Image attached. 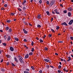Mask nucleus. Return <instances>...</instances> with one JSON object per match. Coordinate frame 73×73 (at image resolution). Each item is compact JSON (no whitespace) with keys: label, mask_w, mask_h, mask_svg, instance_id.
Instances as JSON below:
<instances>
[{"label":"nucleus","mask_w":73,"mask_h":73,"mask_svg":"<svg viewBox=\"0 0 73 73\" xmlns=\"http://www.w3.org/2000/svg\"><path fill=\"white\" fill-rule=\"evenodd\" d=\"M48 48H47V47H45L44 50L46 51L47 50H48Z\"/></svg>","instance_id":"bb28decb"},{"label":"nucleus","mask_w":73,"mask_h":73,"mask_svg":"<svg viewBox=\"0 0 73 73\" xmlns=\"http://www.w3.org/2000/svg\"><path fill=\"white\" fill-rule=\"evenodd\" d=\"M1 71H2V72H4L5 71V70L4 69H1Z\"/></svg>","instance_id":"5fc2aeb1"},{"label":"nucleus","mask_w":73,"mask_h":73,"mask_svg":"<svg viewBox=\"0 0 73 73\" xmlns=\"http://www.w3.org/2000/svg\"><path fill=\"white\" fill-rule=\"evenodd\" d=\"M4 37L5 38V40L6 39L7 36L6 35L4 36Z\"/></svg>","instance_id":"4c0bfd02"},{"label":"nucleus","mask_w":73,"mask_h":73,"mask_svg":"<svg viewBox=\"0 0 73 73\" xmlns=\"http://www.w3.org/2000/svg\"><path fill=\"white\" fill-rule=\"evenodd\" d=\"M12 30L11 29H9L8 31V32L9 33H11L12 32Z\"/></svg>","instance_id":"9b49d317"},{"label":"nucleus","mask_w":73,"mask_h":73,"mask_svg":"<svg viewBox=\"0 0 73 73\" xmlns=\"http://www.w3.org/2000/svg\"><path fill=\"white\" fill-rule=\"evenodd\" d=\"M6 56L8 58H10L11 57V56L9 55H6Z\"/></svg>","instance_id":"dca6fc26"},{"label":"nucleus","mask_w":73,"mask_h":73,"mask_svg":"<svg viewBox=\"0 0 73 73\" xmlns=\"http://www.w3.org/2000/svg\"><path fill=\"white\" fill-rule=\"evenodd\" d=\"M50 66V67H51V68H53L54 67L53 66H51V65Z\"/></svg>","instance_id":"680f3d73"},{"label":"nucleus","mask_w":73,"mask_h":73,"mask_svg":"<svg viewBox=\"0 0 73 73\" xmlns=\"http://www.w3.org/2000/svg\"><path fill=\"white\" fill-rule=\"evenodd\" d=\"M62 25H65L66 26H67L68 25L66 23V22H64L63 23H62Z\"/></svg>","instance_id":"423d86ee"},{"label":"nucleus","mask_w":73,"mask_h":73,"mask_svg":"<svg viewBox=\"0 0 73 73\" xmlns=\"http://www.w3.org/2000/svg\"><path fill=\"white\" fill-rule=\"evenodd\" d=\"M46 13L47 14V15L48 16L50 15L49 12L48 11H46Z\"/></svg>","instance_id":"a211bd4d"},{"label":"nucleus","mask_w":73,"mask_h":73,"mask_svg":"<svg viewBox=\"0 0 73 73\" xmlns=\"http://www.w3.org/2000/svg\"><path fill=\"white\" fill-rule=\"evenodd\" d=\"M60 59H61V60L62 61H64V60L62 59V58H60Z\"/></svg>","instance_id":"e2e57ef3"},{"label":"nucleus","mask_w":73,"mask_h":73,"mask_svg":"<svg viewBox=\"0 0 73 73\" xmlns=\"http://www.w3.org/2000/svg\"><path fill=\"white\" fill-rule=\"evenodd\" d=\"M29 25L31 26H32V24H31L29 23Z\"/></svg>","instance_id":"603ef678"},{"label":"nucleus","mask_w":73,"mask_h":73,"mask_svg":"<svg viewBox=\"0 0 73 73\" xmlns=\"http://www.w3.org/2000/svg\"><path fill=\"white\" fill-rule=\"evenodd\" d=\"M47 68H48H48H50V66L49 65H48L47 66Z\"/></svg>","instance_id":"de8ad7c7"},{"label":"nucleus","mask_w":73,"mask_h":73,"mask_svg":"<svg viewBox=\"0 0 73 73\" xmlns=\"http://www.w3.org/2000/svg\"><path fill=\"white\" fill-rule=\"evenodd\" d=\"M26 70H27V71H29V70H29V68H26Z\"/></svg>","instance_id":"c03bdc74"},{"label":"nucleus","mask_w":73,"mask_h":73,"mask_svg":"<svg viewBox=\"0 0 73 73\" xmlns=\"http://www.w3.org/2000/svg\"><path fill=\"white\" fill-rule=\"evenodd\" d=\"M68 60L67 61L68 62H69V61L70 60H71V58L70 57H68Z\"/></svg>","instance_id":"f3484780"},{"label":"nucleus","mask_w":73,"mask_h":73,"mask_svg":"<svg viewBox=\"0 0 73 73\" xmlns=\"http://www.w3.org/2000/svg\"><path fill=\"white\" fill-rule=\"evenodd\" d=\"M3 61V59H2L1 60V62H2Z\"/></svg>","instance_id":"338daca9"},{"label":"nucleus","mask_w":73,"mask_h":73,"mask_svg":"<svg viewBox=\"0 0 73 73\" xmlns=\"http://www.w3.org/2000/svg\"><path fill=\"white\" fill-rule=\"evenodd\" d=\"M1 10H5V9L3 7H2V8H1Z\"/></svg>","instance_id":"49530a36"},{"label":"nucleus","mask_w":73,"mask_h":73,"mask_svg":"<svg viewBox=\"0 0 73 73\" xmlns=\"http://www.w3.org/2000/svg\"><path fill=\"white\" fill-rule=\"evenodd\" d=\"M11 39V37L10 36H8V38H7V40L9 41Z\"/></svg>","instance_id":"4468645a"},{"label":"nucleus","mask_w":73,"mask_h":73,"mask_svg":"<svg viewBox=\"0 0 73 73\" xmlns=\"http://www.w3.org/2000/svg\"><path fill=\"white\" fill-rule=\"evenodd\" d=\"M63 70H64V72H66V70L65 68H64V69H63Z\"/></svg>","instance_id":"4d7b16f0"},{"label":"nucleus","mask_w":73,"mask_h":73,"mask_svg":"<svg viewBox=\"0 0 73 73\" xmlns=\"http://www.w3.org/2000/svg\"><path fill=\"white\" fill-rule=\"evenodd\" d=\"M2 44L3 46H6L7 45V44L5 43H2Z\"/></svg>","instance_id":"4be33fe9"},{"label":"nucleus","mask_w":73,"mask_h":73,"mask_svg":"<svg viewBox=\"0 0 73 73\" xmlns=\"http://www.w3.org/2000/svg\"><path fill=\"white\" fill-rule=\"evenodd\" d=\"M58 42V43H62V42H62V41H59Z\"/></svg>","instance_id":"bf43d9fd"},{"label":"nucleus","mask_w":73,"mask_h":73,"mask_svg":"<svg viewBox=\"0 0 73 73\" xmlns=\"http://www.w3.org/2000/svg\"><path fill=\"white\" fill-rule=\"evenodd\" d=\"M31 68H32L33 70H35V68H34V67L32 66L31 67Z\"/></svg>","instance_id":"aec40b11"},{"label":"nucleus","mask_w":73,"mask_h":73,"mask_svg":"<svg viewBox=\"0 0 73 73\" xmlns=\"http://www.w3.org/2000/svg\"><path fill=\"white\" fill-rule=\"evenodd\" d=\"M57 10L56 9L54 10V11L56 13V14H59V13L57 11Z\"/></svg>","instance_id":"6e6552de"},{"label":"nucleus","mask_w":73,"mask_h":73,"mask_svg":"<svg viewBox=\"0 0 73 73\" xmlns=\"http://www.w3.org/2000/svg\"><path fill=\"white\" fill-rule=\"evenodd\" d=\"M29 55H32V54H33L32 53V52H31L29 54Z\"/></svg>","instance_id":"c9c22d12"},{"label":"nucleus","mask_w":73,"mask_h":73,"mask_svg":"<svg viewBox=\"0 0 73 73\" xmlns=\"http://www.w3.org/2000/svg\"><path fill=\"white\" fill-rule=\"evenodd\" d=\"M42 70H40L39 71V73H42Z\"/></svg>","instance_id":"09e8293b"},{"label":"nucleus","mask_w":73,"mask_h":73,"mask_svg":"<svg viewBox=\"0 0 73 73\" xmlns=\"http://www.w3.org/2000/svg\"><path fill=\"white\" fill-rule=\"evenodd\" d=\"M37 18L38 19L40 18H41V16L40 15H39L37 17Z\"/></svg>","instance_id":"6ab92c4d"},{"label":"nucleus","mask_w":73,"mask_h":73,"mask_svg":"<svg viewBox=\"0 0 73 73\" xmlns=\"http://www.w3.org/2000/svg\"><path fill=\"white\" fill-rule=\"evenodd\" d=\"M34 44V43L32 41L31 42V44L32 46H33V44Z\"/></svg>","instance_id":"e433bc0d"},{"label":"nucleus","mask_w":73,"mask_h":73,"mask_svg":"<svg viewBox=\"0 0 73 73\" xmlns=\"http://www.w3.org/2000/svg\"><path fill=\"white\" fill-rule=\"evenodd\" d=\"M24 23L26 25H28V23H26V22H24Z\"/></svg>","instance_id":"cd10ccee"},{"label":"nucleus","mask_w":73,"mask_h":73,"mask_svg":"<svg viewBox=\"0 0 73 73\" xmlns=\"http://www.w3.org/2000/svg\"><path fill=\"white\" fill-rule=\"evenodd\" d=\"M24 73H30L29 72L27 71H24Z\"/></svg>","instance_id":"412c9836"},{"label":"nucleus","mask_w":73,"mask_h":73,"mask_svg":"<svg viewBox=\"0 0 73 73\" xmlns=\"http://www.w3.org/2000/svg\"><path fill=\"white\" fill-rule=\"evenodd\" d=\"M58 73H60L61 72V71L59 70H58Z\"/></svg>","instance_id":"3c124183"},{"label":"nucleus","mask_w":73,"mask_h":73,"mask_svg":"<svg viewBox=\"0 0 73 73\" xmlns=\"http://www.w3.org/2000/svg\"><path fill=\"white\" fill-rule=\"evenodd\" d=\"M60 6L61 7H63V5H62V4H60Z\"/></svg>","instance_id":"69168bd1"},{"label":"nucleus","mask_w":73,"mask_h":73,"mask_svg":"<svg viewBox=\"0 0 73 73\" xmlns=\"http://www.w3.org/2000/svg\"><path fill=\"white\" fill-rule=\"evenodd\" d=\"M7 65H9V62H7Z\"/></svg>","instance_id":"864d4df0"},{"label":"nucleus","mask_w":73,"mask_h":73,"mask_svg":"<svg viewBox=\"0 0 73 73\" xmlns=\"http://www.w3.org/2000/svg\"><path fill=\"white\" fill-rule=\"evenodd\" d=\"M46 37V36L45 35L44 36V37H43V38L44 39V38H45Z\"/></svg>","instance_id":"0e129e2a"},{"label":"nucleus","mask_w":73,"mask_h":73,"mask_svg":"<svg viewBox=\"0 0 73 73\" xmlns=\"http://www.w3.org/2000/svg\"><path fill=\"white\" fill-rule=\"evenodd\" d=\"M55 54L56 55H58V53H55Z\"/></svg>","instance_id":"774afa93"},{"label":"nucleus","mask_w":73,"mask_h":73,"mask_svg":"<svg viewBox=\"0 0 73 73\" xmlns=\"http://www.w3.org/2000/svg\"><path fill=\"white\" fill-rule=\"evenodd\" d=\"M51 30L53 33H54L55 32V31H54V30L53 29H51Z\"/></svg>","instance_id":"58836bf2"},{"label":"nucleus","mask_w":73,"mask_h":73,"mask_svg":"<svg viewBox=\"0 0 73 73\" xmlns=\"http://www.w3.org/2000/svg\"><path fill=\"white\" fill-rule=\"evenodd\" d=\"M18 10H19L20 11H21L22 10L20 9H18Z\"/></svg>","instance_id":"052dcab7"},{"label":"nucleus","mask_w":73,"mask_h":73,"mask_svg":"<svg viewBox=\"0 0 73 73\" xmlns=\"http://www.w3.org/2000/svg\"><path fill=\"white\" fill-rule=\"evenodd\" d=\"M23 41H24L25 42H27V41H28L26 39H24Z\"/></svg>","instance_id":"f704fd0d"},{"label":"nucleus","mask_w":73,"mask_h":73,"mask_svg":"<svg viewBox=\"0 0 73 73\" xmlns=\"http://www.w3.org/2000/svg\"><path fill=\"white\" fill-rule=\"evenodd\" d=\"M68 16L69 17H70L71 15V14L70 12H68Z\"/></svg>","instance_id":"f8f14e48"},{"label":"nucleus","mask_w":73,"mask_h":73,"mask_svg":"<svg viewBox=\"0 0 73 73\" xmlns=\"http://www.w3.org/2000/svg\"><path fill=\"white\" fill-rule=\"evenodd\" d=\"M10 49L11 51H13L14 50V49L12 46L10 47Z\"/></svg>","instance_id":"7ed1b4c3"},{"label":"nucleus","mask_w":73,"mask_h":73,"mask_svg":"<svg viewBox=\"0 0 73 73\" xmlns=\"http://www.w3.org/2000/svg\"><path fill=\"white\" fill-rule=\"evenodd\" d=\"M23 3H26V1L25 0H24Z\"/></svg>","instance_id":"13d9d810"},{"label":"nucleus","mask_w":73,"mask_h":73,"mask_svg":"<svg viewBox=\"0 0 73 73\" xmlns=\"http://www.w3.org/2000/svg\"><path fill=\"white\" fill-rule=\"evenodd\" d=\"M54 1L53 0H52L50 2V6L51 7L54 4Z\"/></svg>","instance_id":"f257e3e1"},{"label":"nucleus","mask_w":73,"mask_h":73,"mask_svg":"<svg viewBox=\"0 0 73 73\" xmlns=\"http://www.w3.org/2000/svg\"><path fill=\"white\" fill-rule=\"evenodd\" d=\"M37 27L38 28H41V27L40 25H38Z\"/></svg>","instance_id":"c85d7f7f"},{"label":"nucleus","mask_w":73,"mask_h":73,"mask_svg":"<svg viewBox=\"0 0 73 73\" xmlns=\"http://www.w3.org/2000/svg\"><path fill=\"white\" fill-rule=\"evenodd\" d=\"M6 22L8 23H9L11 22V20H8L6 21Z\"/></svg>","instance_id":"5701e85b"},{"label":"nucleus","mask_w":73,"mask_h":73,"mask_svg":"<svg viewBox=\"0 0 73 73\" xmlns=\"http://www.w3.org/2000/svg\"><path fill=\"white\" fill-rule=\"evenodd\" d=\"M31 51L32 52H33V51H34V48H32V50H31Z\"/></svg>","instance_id":"473e14b6"},{"label":"nucleus","mask_w":73,"mask_h":73,"mask_svg":"<svg viewBox=\"0 0 73 73\" xmlns=\"http://www.w3.org/2000/svg\"><path fill=\"white\" fill-rule=\"evenodd\" d=\"M52 36V35L51 34H49L48 35V37H50Z\"/></svg>","instance_id":"a18cd8bd"},{"label":"nucleus","mask_w":73,"mask_h":73,"mask_svg":"<svg viewBox=\"0 0 73 73\" xmlns=\"http://www.w3.org/2000/svg\"><path fill=\"white\" fill-rule=\"evenodd\" d=\"M72 9V8L71 7H70L68 9V10L69 11H71Z\"/></svg>","instance_id":"1a4fd4ad"},{"label":"nucleus","mask_w":73,"mask_h":73,"mask_svg":"<svg viewBox=\"0 0 73 73\" xmlns=\"http://www.w3.org/2000/svg\"><path fill=\"white\" fill-rule=\"evenodd\" d=\"M11 64L13 66H15L16 65H15L13 63H12Z\"/></svg>","instance_id":"a19ab883"},{"label":"nucleus","mask_w":73,"mask_h":73,"mask_svg":"<svg viewBox=\"0 0 73 73\" xmlns=\"http://www.w3.org/2000/svg\"><path fill=\"white\" fill-rule=\"evenodd\" d=\"M46 4L47 5H48L49 4V2L48 1H47L46 2Z\"/></svg>","instance_id":"ea45409f"},{"label":"nucleus","mask_w":73,"mask_h":73,"mask_svg":"<svg viewBox=\"0 0 73 73\" xmlns=\"http://www.w3.org/2000/svg\"><path fill=\"white\" fill-rule=\"evenodd\" d=\"M4 7H7V5L6 4H5L4 5Z\"/></svg>","instance_id":"37998d69"},{"label":"nucleus","mask_w":73,"mask_h":73,"mask_svg":"<svg viewBox=\"0 0 73 73\" xmlns=\"http://www.w3.org/2000/svg\"><path fill=\"white\" fill-rule=\"evenodd\" d=\"M70 38L71 40H73V37L72 36L70 37Z\"/></svg>","instance_id":"8fccbe9b"},{"label":"nucleus","mask_w":73,"mask_h":73,"mask_svg":"<svg viewBox=\"0 0 73 73\" xmlns=\"http://www.w3.org/2000/svg\"><path fill=\"white\" fill-rule=\"evenodd\" d=\"M9 29V27H7L6 28V29L7 31Z\"/></svg>","instance_id":"b1692460"},{"label":"nucleus","mask_w":73,"mask_h":73,"mask_svg":"<svg viewBox=\"0 0 73 73\" xmlns=\"http://www.w3.org/2000/svg\"><path fill=\"white\" fill-rule=\"evenodd\" d=\"M14 59L15 60V61L17 62V63H18V60H17V58L16 57H14Z\"/></svg>","instance_id":"0eeeda50"},{"label":"nucleus","mask_w":73,"mask_h":73,"mask_svg":"<svg viewBox=\"0 0 73 73\" xmlns=\"http://www.w3.org/2000/svg\"><path fill=\"white\" fill-rule=\"evenodd\" d=\"M11 15H15V14L13 13H11Z\"/></svg>","instance_id":"79ce46f5"},{"label":"nucleus","mask_w":73,"mask_h":73,"mask_svg":"<svg viewBox=\"0 0 73 73\" xmlns=\"http://www.w3.org/2000/svg\"><path fill=\"white\" fill-rule=\"evenodd\" d=\"M29 57V55L28 54H27L25 55V58H28Z\"/></svg>","instance_id":"9d476101"},{"label":"nucleus","mask_w":73,"mask_h":73,"mask_svg":"<svg viewBox=\"0 0 73 73\" xmlns=\"http://www.w3.org/2000/svg\"><path fill=\"white\" fill-rule=\"evenodd\" d=\"M61 66L60 65H59L58 67V68L60 69H61Z\"/></svg>","instance_id":"393cba45"},{"label":"nucleus","mask_w":73,"mask_h":73,"mask_svg":"<svg viewBox=\"0 0 73 73\" xmlns=\"http://www.w3.org/2000/svg\"><path fill=\"white\" fill-rule=\"evenodd\" d=\"M42 0H40V1H39V2L40 3V4H41V3H42Z\"/></svg>","instance_id":"72a5a7b5"},{"label":"nucleus","mask_w":73,"mask_h":73,"mask_svg":"<svg viewBox=\"0 0 73 73\" xmlns=\"http://www.w3.org/2000/svg\"><path fill=\"white\" fill-rule=\"evenodd\" d=\"M39 41H40V42H43V40H42V39H40L39 40Z\"/></svg>","instance_id":"c756f323"},{"label":"nucleus","mask_w":73,"mask_h":73,"mask_svg":"<svg viewBox=\"0 0 73 73\" xmlns=\"http://www.w3.org/2000/svg\"><path fill=\"white\" fill-rule=\"evenodd\" d=\"M73 22V20H71L69 22L68 24L69 25H71Z\"/></svg>","instance_id":"f03ea898"},{"label":"nucleus","mask_w":73,"mask_h":73,"mask_svg":"<svg viewBox=\"0 0 73 73\" xmlns=\"http://www.w3.org/2000/svg\"><path fill=\"white\" fill-rule=\"evenodd\" d=\"M23 31H24V32L25 34H27L28 33V31H27L25 30V29H23Z\"/></svg>","instance_id":"39448f33"},{"label":"nucleus","mask_w":73,"mask_h":73,"mask_svg":"<svg viewBox=\"0 0 73 73\" xmlns=\"http://www.w3.org/2000/svg\"><path fill=\"white\" fill-rule=\"evenodd\" d=\"M53 18H51V22H52L53 21Z\"/></svg>","instance_id":"6e6d98bb"},{"label":"nucleus","mask_w":73,"mask_h":73,"mask_svg":"<svg viewBox=\"0 0 73 73\" xmlns=\"http://www.w3.org/2000/svg\"><path fill=\"white\" fill-rule=\"evenodd\" d=\"M15 40H16L17 41H19V39L17 37L15 38H14Z\"/></svg>","instance_id":"2eb2a0df"},{"label":"nucleus","mask_w":73,"mask_h":73,"mask_svg":"<svg viewBox=\"0 0 73 73\" xmlns=\"http://www.w3.org/2000/svg\"><path fill=\"white\" fill-rule=\"evenodd\" d=\"M59 29V26H56V29L57 30H58Z\"/></svg>","instance_id":"2f4dec72"},{"label":"nucleus","mask_w":73,"mask_h":73,"mask_svg":"<svg viewBox=\"0 0 73 73\" xmlns=\"http://www.w3.org/2000/svg\"><path fill=\"white\" fill-rule=\"evenodd\" d=\"M19 60H20V62H21L22 63H24V62L23 61V60L22 59H21V58H20L19 59Z\"/></svg>","instance_id":"20e7f679"},{"label":"nucleus","mask_w":73,"mask_h":73,"mask_svg":"<svg viewBox=\"0 0 73 73\" xmlns=\"http://www.w3.org/2000/svg\"><path fill=\"white\" fill-rule=\"evenodd\" d=\"M44 60L45 62H48L50 61V60L47 59H44Z\"/></svg>","instance_id":"ddd939ff"},{"label":"nucleus","mask_w":73,"mask_h":73,"mask_svg":"<svg viewBox=\"0 0 73 73\" xmlns=\"http://www.w3.org/2000/svg\"><path fill=\"white\" fill-rule=\"evenodd\" d=\"M67 12L66 10L64 11H63V13H66Z\"/></svg>","instance_id":"a878e982"},{"label":"nucleus","mask_w":73,"mask_h":73,"mask_svg":"<svg viewBox=\"0 0 73 73\" xmlns=\"http://www.w3.org/2000/svg\"><path fill=\"white\" fill-rule=\"evenodd\" d=\"M23 10L26 9H27V8H26V7L24 6L23 7Z\"/></svg>","instance_id":"7c9ffc66"}]
</instances>
